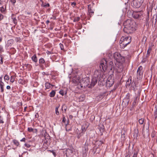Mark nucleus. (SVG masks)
Wrapping results in <instances>:
<instances>
[{
  "label": "nucleus",
  "instance_id": "obj_1",
  "mask_svg": "<svg viewBox=\"0 0 157 157\" xmlns=\"http://www.w3.org/2000/svg\"><path fill=\"white\" fill-rule=\"evenodd\" d=\"M71 73L70 74L73 77L72 81L74 83H78L79 82L83 83L84 86H86L90 83L89 78L87 77L83 78L81 82L80 80L81 78L79 76L81 74V73L78 69H71Z\"/></svg>",
  "mask_w": 157,
  "mask_h": 157
},
{
  "label": "nucleus",
  "instance_id": "obj_2",
  "mask_svg": "<svg viewBox=\"0 0 157 157\" xmlns=\"http://www.w3.org/2000/svg\"><path fill=\"white\" fill-rule=\"evenodd\" d=\"M124 25V31L127 34L132 33L136 30V23L131 19H128L125 21Z\"/></svg>",
  "mask_w": 157,
  "mask_h": 157
},
{
  "label": "nucleus",
  "instance_id": "obj_3",
  "mask_svg": "<svg viewBox=\"0 0 157 157\" xmlns=\"http://www.w3.org/2000/svg\"><path fill=\"white\" fill-rule=\"evenodd\" d=\"M131 38L130 36L125 37L122 36L120 41V45L121 48H124L131 42Z\"/></svg>",
  "mask_w": 157,
  "mask_h": 157
},
{
  "label": "nucleus",
  "instance_id": "obj_4",
  "mask_svg": "<svg viewBox=\"0 0 157 157\" xmlns=\"http://www.w3.org/2000/svg\"><path fill=\"white\" fill-rule=\"evenodd\" d=\"M114 57L117 62L119 63L120 64H121L124 61V59L123 57L121 56L120 54L118 53H115L114 55Z\"/></svg>",
  "mask_w": 157,
  "mask_h": 157
},
{
  "label": "nucleus",
  "instance_id": "obj_5",
  "mask_svg": "<svg viewBox=\"0 0 157 157\" xmlns=\"http://www.w3.org/2000/svg\"><path fill=\"white\" fill-rule=\"evenodd\" d=\"M142 11H134L132 14V17L135 19H141L143 17Z\"/></svg>",
  "mask_w": 157,
  "mask_h": 157
},
{
  "label": "nucleus",
  "instance_id": "obj_6",
  "mask_svg": "<svg viewBox=\"0 0 157 157\" xmlns=\"http://www.w3.org/2000/svg\"><path fill=\"white\" fill-rule=\"evenodd\" d=\"M106 83V85L109 86H111L114 84V77L113 74L109 75L107 79Z\"/></svg>",
  "mask_w": 157,
  "mask_h": 157
},
{
  "label": "nucleus",
  "instance_id": "obj_7",
  "mask_svg": "<svg viewBox=\"0 0 157 157\" xmlns=\"http://www.w3.org/2000/svg\"><path fill=\"white\" fill-rule=\"evenodd\" d=\"M144 1V0H133L132 4L134 7L138 8L140 6Z\"/></svg>",
  "mask_w": 157,
  "mask_h": 157
},
{
  "label": "nucleus",
  "instance_id": "obj_8",
  "mask_svg": "<svg viewBox=\"0 0 157 157\" xmlns=\"http://www.w3.org/2000/svg\"><path fill=\"white\" fill-rule=\"evenodd\" d=\"M99 67L100 69H107V61L105 59H102L100 61Z\"/></svg>",
  "mask_w": 157,
  "mask_h": 157
},
{
  "label": "nucleus",
  "instance_id": "obj_9",
  "mask_svg": "<svg viewBox=\"0 0 157 157\" xmlns=\"http://www.w3.org/2000/svg\"><path fill=\"white\" fill-rule=\"evenodd\" d=\"M143 71H142V69H137V78L138 79H140L142 78L143 75Z\"/></svg>",
  "mask_w": 157,
  "mask_h": 157
},
{
  "label": "nucleus",
  "instance_id": "obj_10",
  "mask_svg": "<svg viewBox=\"0 0 157 157\" xmlns=\"http://www.w3.org/2000/svg\"><path fill=\"white\" fill-rule=\"evenodd\" d=\"M97 81L98 78L97 77H93L90 82V86H94L97 83Z\"/></svg>",
  "mask_w": 157,
  "mask_h": 157
},
{
  "label": "nucleus",
  "instance_id": "obj_11",
  "mask_svg": "<svg viewBox=\"0 0 157 157\" xmlns=\"http://www.w3.org/2000/svg\"><path fill=\"white\" fill-rule=\"evenodd\" d=\"M139 152V150L138 149H135L133 151V155L132 157H137Z\"/></svg>",
  "mask_w": 157,
  "mask_h": 157
},
{
  "label": "nucleus",
  "instance_id": "obj_12",
  "mask_svg": "<svg viewBox=\"0 0 157 157\" xmlns=\"http://www.w3.org/2000/svg\"><path fill=\"white\" fill-rule=\"evenodd\" d=\"M11 17L13 19V23L15 24L16 25L17 23V20L15 17V15L14 14H13L12 15Z\"/></svg>",
  "mask_w": 157,
  "mask_h": 157
},
{
  "label": "nucleus",
  "instance_id": "obj_13",
  "mask_svg": "<svg viewBox=\"0 0 157 157\" xmlns=\"http://www.w3.org/2000/svg\"><path fill=\"white\" fill-rule=\"evenodd\" d=\"M88 11L90 13H91L92 15L94 13V10L92 9L91 5H88Z\"/></svg>",
  "mask_w": 157,
  "mask_h": 157
},
{
  "label": "nucleus",
  "instance_id": "obj_14",
  "mask_svg": "<svg viewBox=\"0 0 157 157\" xmlns=\"http://www.w3.org/2000/svg\"><path fill=\"white\" fill-rule=\"evenodd\" d=\"M14 42V40L13 39H10L8 40L7 44V46L9 47Z\"/></svg>",
  "mask_w": 157,
  "mask_h": 157
},
{
  "label": "nucleus",
  "instance_id": "obj_15",
  "mask_svg": "<svg viewBox=\"0 0 157 157\" xmlns=\"http://www.w3.org/2000/svg\"><path fill=\"white\" fill-rule=\"evenodd\" d=\"M132 82V77H130L126 82V85L127 86H129L130 85Z\"/></svg>",
  "mask_w": 157,
  "mask_h": 157
},
{
  "label": "nucleus",
  "instance_id": "obj_16",
  "mask_svg": "<svg viewBox=\"0 0 157 157\" xmlns=\"http://www.w3.org/2000/svg\"><path fill=\"white\" fill-rule=\"evenodd\" d=\"M152 50V48L151 47H149L147 52V54L146 56V57H148L149 56L150 54L151 51Z\"/></svg>",
  "mask_w": 157,
  "mask_h": 157
},
{
  "label": "nucleus",
  "instance_id": "obj_17",
  "mask_svg": "<svg viewBox=\"0 0 157 157\" xmlns=\"http://www.w3.org/2000/svg\"><path fill=\"white\" fill-rule=\"evenodd\" d=\"M13 142L14 144L17 146H18L20 145L19 142L15 139L13 140Z\"/></svg>",
  "mask_w": 157,
  "mask_h": 157
},
{
  "label": "nucleus",
  "instance_id": "obj_18",
  "mask_svg": "<svg viewBox=\"0 0 157 157\" xmlns=\"http://www.w3.org/2000/svg\"><path fill=\"white\" fill-rule=\"evenodd\" d=\"M32 59L33 61L36 63L37 61V57L36 55H34L32 57Z\"/></svg>",
  "mask_w": 157,
  "mask_h": 157
},
{
  "label": "nucleus",
  "instance_id": "obj_19",
  "mask_svg": "<svg viewBox=\"0 0 157 157\" xmlns=\"http://www.w3.org/2000/svg\"><path fill=\"white\" fill-rule=\"evenodd\" d=\"M56 94V91L54 90H52L50 93L49 96L51 97H54Z\"/></svg>",
  "mask_w": 157,
  "mask_h": 157
},
{
  "label": "nucleus",
  "instance_id": "obj_20",
  "mask_svg": "<svg viewBox=\"0 0 157 157\" xmlns=\"http://www.w3.org/2000/svg\"><path fill=\"white\" fill-rule=\"evenodd\" d=\"M18 82L19 83L21 84L22 85H24L25 83V80L22 79L21 78L19 79L18 80Z\"/></svg>",
  "mask_w": 157,
  "mask_h": 157
},
{
  "label": "nucleus",
  "instance_id": "obj_21",
  "mask_svg": "<svg viewBox=\"0 0 157 157\" xmlns=\"http://www.w3.org/2000/svg\"><path fill=\"white\" fill-rule=\"evenodd\" d=\"M44 62L45 60L43 58H41L39 59V63L40 66H41L42 64L44 63Z\"/></svg>",
  "mask_w": 157,
  "mask_h": 157
},
{
  "label": "nucleus",
  "instance_id": "obj_22",
  "mask_svg": "<svg viewBox=\"0 0 157 157\" xmlns=\"http://www.w3.org/2000/svg\"><path fill=\"white\" fill-rule=\"evenodd\" d=\"M51 84L49 82H46L45 83V87L46 89H49L51 87Z\"/></svg>",
  "mask_w": 157,
  "mask_h": 157
},
{
  "label": "nucleus",
  "instance_id": "obj_23",
  "mask_svg": "<svg viewBox=\"0 0 157 157\" xmlns=\"http://www.w3.org/2000/svg\"><path fill=\"white\" fill-rule=\"evenodd\" d=\"M59 106L57 107L56 108V109H55L56 113L57 115H59V112L58 110V109H59Z\"/></svg>",
  "mask_w": 157,
  "mask_h": 157
},
{
  "label": "nucleus",
  "instance_id": "obj_24",
  "mask_svg": "<svg viewBox=\"0 0 157 157\" xmlns=\"http://www.w3.org/2000/svg\"><path fill=\"white\" fill-rule=\"evenodd\" d=\"M139 122L140 124H144V119L141 118L139 120Z\"/></svg>",
  "mask_w": 157,
  "mask_h": 157
},
{
  "label": "nucleus",
  "instance_id": "obj_25",
  "mask_svg": "<svg viewBox=\"0 0 157 157\" xmlns=\"http://www.w3.org/2000/svg\"><path fill=\"white\" fill-rule=\"evenodd\" d=\"M87 156V153L86 151V148H85V151H83L82 153V157H86Z\"/></svg>",
  "mask_w": 157,
  "mask_h": 157
},
{
  "label": "nucleus",
  "instance_id": "obj_26",
  "mask_svg": "<svg viewBox=\"0 0 157 157\" xmlns=\"http://www.w3.org/2000/svg\"><path fill=\"white\" fill-rule=\"evenodd\" d=\"M0 10L1 12L2 13H3L5 10V9L3 6H2L0 8Z\"/></svg>",
  "mask_w": 157,
  "mask_h": 157
},
{
  "label": "nucleus",
  "instance_id": "obj_27",
  "mask_svg": "<svg viewBox=\"0 0 157 157\" xmlns=\"http://www.w3.org/2000/svg\"><path fill=\"white\" fill-rule=\"evenodd\" d=\"M154 116L155 119L157 118V108L154 111Z\"/></svg>",
  "mask_w": 157,
  "mask_h": 157
},
{
  "label": "nucleus",
  "instance_id": "obj_28",
  "mask_svg": "<svg viewBox=\"0 0 157 157\" xmlns=\"http://www.w3.org/2000/svg\"><path fill=\"white\" fill-rule=\"evenodd\" d=\"M138 131H136L134 132L133 136L135 138H136L138 137Z\"/></svg>",
  "mask_w": 157,
  "mask_h": 157
},
{
  "label": "nucleus",
  "instance_id": "obj_29",
  "mask_svg": "<svg viewBox=\"0 0 157 157\" xmlns=\"http://www.w3.org/2000/svg\"><path fill=\"white\" fill-rule=\"evenodd\" d=\"M125 135L123 133V134H122L121 135V139L122 140H124L125 139Z\"/></svg>",
  "mask_w": 157,
  "mask_h": 157
},
{
  "label": "nucleus",
  "instance_id": "obj_30",
  "mask_svg": "<svg viewBox=\"0 0 157 157\" xmlns=\"http://www.w3.org/2000/svg\"><path fill=\"white\" fill-rule=\"evenodd\" d=\"M42 6L44 7H48L49 6V3H45L44 4H42Z\"/></svg>",
  "mask_w": 157,
  "mask_h": 157
},
{
  "label": "nucleus",
  "instance_id": "obj_31",
  "mask_svg": "<svg viewBox=\"0 0 157 157\" xmlns=\"http://www.w3.org/2000/svg\"><path fill=\"white\" fill-rule=\"evenodd\" d=\"M14 81V76H12L10 77V82H13Z\"/></svg>",
  "mask_w": 157,
  "mask_h": 157
},
{
  "label": "nucleus",
  "instance_id": "obj_32",
  "mask_svg": "<svg viewBox=\"0 0 157 157\" xmlns=\"http://www.w3.org/2000/svg\"><path fill=\"white\" fill-rule=\"evenodd\" d=\"M4 79L5 80H8L10 79V77L8 75H6L4 77Z\"/></svg>",
  "mask_w": 157,
  "mask_h": 157
},
{
  "label": "nucleus",
  "instance_id": "obj_33",
  "mask_svg": "<svg viewBox=\"0 0 157 157\" xmlns=\"http://www.w3.org/2000/svg\"><path fill=\"white\" fill-rule=\"evenodd\" d=\"M3 58L2 56V55H0V63L1 64H2L3 63Z\"/></svg>",
  "mask_w": 157,
  "mask_h": 157
},
{
  "label": "nucleus",
  "instance_id": "obj_34",
  "mask_svg": "<svg viewBox=\"0 0 157 157\" xmlns=\"http://www.w3.org/2000/svg\"><path fill=\"white\" fill-rule=\"evenodd\" d=\"M33 128L31 127H29L28 128V131L29 132H33Z\"/></svg>",
  "mask_w": 157,
  "mask_h": 157
},
{
  "label": "nucleus",
  "instance_id": "obj_35",
  "mask_svg": "<svg viewBox=\"0 0 157 157\" xmlns=\"http://www.w3.org/2000/svg\"><path fill=\"white\" fill-rule=\"evenodd\" d=\"M147 57H146L144 58L142 61V62L143 63H144L145 62H146L147 60Z\"/></svg>",
  "mask_w": 157,
  "mask_h": 157
},
{
  "label": "nucleus",
  "instance_id": "obj_36",
  "mask_svg": "<svg viewBox=\"0 0 157 157\" xmlns=\"http://www.w3.org/2000/svg\"><path fill=\"white\" fill-rule=\"evenodd\" d=\"M80 19L79 17H76L74 18V22L78 21H79Z\"/></svg>",
  "mask_w": 157,
  "mask_h": 157
},
{
  "label": "nucleus",
  "instance_id": "obj_37",
  "mask_svg": "<svg viewBox=\"0 0 157 157\" xmlns=\"http://www.w3.org/2000/svg\"><path fill=\"white\" fill-rule=\"evenodd\" d=\"M82 133L86 131V129L83 126L82 127Z\"/></svg>",
  "mask_w": 157,
  "mask_h": 157
},
{
  "label": "nucleus",
  "instance_id": "obj_38",
  "mask_svg": "<svg viewBox=\"0 0 157 157\" xmlns=\"http://www.w3.org/2000/svg\"><path fill=\"white\" fill-rule=\"evenodd\" d=\"M83 135V134L82 132L78 134L77 137L78 139H79L80 137Z\"/></svg>",
  "mask_w": 157,
  "mask_h": 157
},
{
  "label": "nucleus",
  "instance_id": "obj_39",
  "mask_svg": "<svg viewBox=\"0 0 157 157\" xmlns=\"http://www.w3.org/2000/svg\"><path fill=\"white\" fill-rule=\"evenodd\" d=\"M59 94H61L62 96H63L64 94V91L63 90H60L59 91Z\"/></svg>",
  "mask_w": 157,
  "mask_h": 157
},
{
  "label": "nucleus",
  "instance_id": "obj_40",
  "mask_svg": "<svg viewBox=\"0 0 157 157\" xmlns=\"http://www.w3.org/2000/svg\"><path fill=\"white\" fill-rule=\"evenodd\" d=\"M1 92L2 93H3L4 92V86H0Z\"/></svg>",
  "mask_w": 157,
  "mask_h": 157
},
{
  "label": "nucleus",
  "instance_id": "obj_41",
  "mask_svg": "<svg viewBox=\"0 0 157 157\" xmlns=\"http://www.w3.org/2000/svg\"><path fill=\"white\" fill-rule=\"evenodd\" d=\"M24 145L25 146V147H26L27 148H29L31 146V145L30 144H24Z\"/></svg>",
  "mask_w": 157,
  "mask_h": 157
},
{
  "label": "nucleus",
  "instance_id": "obj_42",
  "mask_svg": "<svg viewBox=\"0 0 157 157\" xmlns=\"http://www.w3.org/2000/svg\"><path fill=\"white\" fill-rule=\"evenodd\" d=\"M59 45L61 50H63L64 49L63 45L62 44L60 43L59 44Z\"/></svg>",
  "mask_w": 157,
  "mask_h": 157
},
{
  "label": "nucleus",
  "instance_id": "obj_43",
  "mask_svg": "<svg viewBox=\"0 0 157 157\" xmlns=\"http://www.w3.org/2000/svg\"><path fill=\"white\" fill-rule=\"evenodd\" d=\"M4 18V16L2 14H0V21L2 20Z\"/></svg>",
  "mask_w": 157,
  "mask_h": 157
},
{
  "label": "nucleus",
  "instance_id": "obj_44",
  "mask_svg": "<svg viewBox=\"0 0 157 157\" xmlns=\"http://www.w3.org/2000/svg\"><path fill=\"white\" fill-rule=\"evenodd\" d=\"M66 130L67 131H70L71 130V128H68L67 127H66Z\"/></svg>",
  "mask_w": 157,
  "mask_h": 157
},
{
  "label": "nucleus",
  "instance_id": "obj_45",
  "mask_svg": "<svg viewBox=\"0 0 157 157\" xmlns=\"http://www.w3.org/2000/svg\"><path fill=\"white\" fill-rule=\"evenodd\" d=\"M3 48L0 45V52L1 53L2 52H3Z\"/></svg>",
  "mask_w": 157,
  "mask_h": 157
},
{
  "label": "nucleus",
  "instance_id": "obj_46",
  "mask_svg": "<svg viewBox=\"0 0 157 157\" xmlns=\"http://www.w3.org/2000/svg\"><path fill=\"white\" fill-rule=\"evenodd\" d=\"M46 53L48 55L51 54H53V52H50V51H47L46 52Z\"/></svg>",
  "mask_w": 157,
  "mask_h": 157
},
{
  "label": "nucleus",
  "instance_id": "obj_47",
  "mask_svg": "<svg viewBox=\"0 0 157 157\" xmlns=\"http://www.w3.org/2000/svg\"><path fill=\"white\" fill-rule=\"evenodd\" d=\"M76 5V3L75 2H73L71 3V5L74 7Z\"/></svg>",
  "mask_w": 157,
  "mask_h": 157
},
{
  "label": "nucleus",
  "instance_id": "obj_48",
  "mask_svg": "<svg viewBox=\"0 0 157 157\" xmlns=\"http://www.w3.org/2000/svg\"><path fill=\"white\" fill-rule=\"evenodd\" d=\"M11 2L13 4H14L16 2V0H10Z\"/></svg>",
  "mask_w": 157,
  "mask_h": 157
},
{
  "label": "nucleus",
  "instance_id": "obj_49",
  "mask_svg": "<svg viewBox=\"0 0 157 157\" xmlns=\"http://www.w3.org/2000/svg\"><path fill=\"white\" fill-rule=\"evenodd\" d=\"M4 122L2 119H1V116H0V123H3Z\"/></svg>",
  "mask_w": 157,
  "mask_h": 157
},
{
  "label": "nucleus",
  "instance_id": "obj_50",
  "mask_svg": "<svg viewBox=\"0 0 157 157\" xmlns=\"http://www.w3.org/2000/svg\"><path fill=\"white\" fill-rule=\"evenodd\" d=\"M37 130L35 128L33 129V132L37 133Z\"/></svg>",
  "mask_w": 157,
  "mask_h": 157
},
{
  "label": "nucleus",
  "instance_id": "obj_51",
  "mask_svg": "<svg viewBox=\"0 0 157 157\" xmlns=\"http://www.w3.org/2000/svg\"><path fill=\"white\" fill-rule=\"evenodd\" d=\"M25 140H26V139H25V138H23L20 140V141L25 142Z\"/></svg>",
  "mask_w": 157,
  "mask_h": 157
},
{
  "label": "nucleus",
  "instance_id": "obj_52",
  "mask_svg": "<svg viewBox=\"0 0 157 157\" xmlns=\"http://www.w3.org/2000/svg\"><path fill=\"white\" fill-rule=\"evenodd\" d=\"M4 83L2 81V82H0V86H4Z\"/></svg>",
  "mask_w": 157,
  "mask_h": 157
},
{
  "label": "nucleus",
  "instance_id": "obj_53",
  "mask_svg": "<svg viewBox=\"0 0 157 157\" xmlns=\"http://www.w3.org/2000/svg\"><path fill=\"white\" fill-rule=\"evenodd\" d=\"M65 121H66V119H65V117H63V118L62 122H63L64 123H65Z\"/></svg>",
  "mask_w": 157,
  "mask_h": 157
},
{
  "label": "nucleus",
  "instance_id": "obj_54",
  "mask_svg": "<svg viewBox=\"0 0 157 157\" xmlns=\"http://www.w3.org/2000/svg\"><path fill=\"white\" fill-rule=\"evenodd\" d=\"M11 88L10 86H6V89L8 90H10Z\"/></svg>",
  "mask_w": 157,
  "mask_h": 157
},
{
  "label": "nucleus",
  "instance_id": "obj_55",
  "mask_svg": "<svg viewBox=\"0 0 157 157\" xmlns=\"http://www.w3.org/2000/svg\"><path fill=\"white\" fill-rule=\"evenodd\" d=\"M69 118L70 119H72L73 118V116L72 115H70L69 116Z\"/></svg>",
  "mask_w": 157,
  "mask_h": 157
},
{
  "label": "nucleus",
  "instance_id": "obj_56",
  "mask_svg": "<svg viewBox=\"0 0 157 157\" xmlns=\"http://www.w3.org/2000/svg\"><path fill=\"white\" fill-rule=\"evenodd\" d=\"M2 77H0V82H2Z\"/></svg>",
  "mask_w": 157,
  "mask_h": 157
},
{
  "label": "nucleus",
  "instance_id": "obj_57",
  "mask_svg": "<svg viewBox=\"0 0 157 157\" xmlns=\"http://www.w3.org/2000/svg\"><path fill=\"white\" fill-rule=\"evenodd\" d=\"M49 22H50V21L49 20H47L46 21V23L47 24H48L49 23Z\"/></svg>",
  "mask_w": 157,
  "mask_h": 157
},
{
  "label": "nucleus",
  "instance_id": "obj_58",
  "mask_svg": "<svg viewBox=\"0 0 157 157\" xmlns=\"http://www.w3.org/2000/svg\"><path fill=\"white\" fill-rule=\"evenodd\" d=\"M99 142L100 143L99 144L101 145L103 143L102 142V141H100Z\"/></svg>",
  "mask_w": 157,
  "mask_h": 157
},
{
  "label": "nucleus",
  "instance_id": "obj_59",
  "mask_svg": "<svg viewBox=\"0 0 157 157\" xmlns=\"http://www.w3.org/2000/svg\"><path fill=\"white\" fill-rule=\"evenodd\" d=\"M151 136L152 137H154V135L152 133L151 134Z\"/></svg>",
  "mask_w": 157,
  "mask_h": 157
},
{
  "label": "nucleus",
  "instance_id": "obj_60",
  "mask_svg": "<svg viewBox=\"0 0 157 157\" xmlns=\"http://www.w3.org/2000/svg\"><path fill=\"white\" fill-rule=\"evenodd\" d=\"M2 38L1 37H0V42L2 41Z\"/></svg>",
  "mask_w": 157,
  "mask_h": 157
},
{
  "label": "nucleus",
  "instance_id": "obj_61",
  "mask_svg": "<svg viewBox=\"0 0 157 157\" xmlns=\"http://www.w3.org/2000/svg\"><path fill=\"white\" fill-rule=\"evenodd\" d=\"M27 108V107H25L24 108V110H25Z\"/></svg>",
  "mask_w": 157,
  "mask_h": 157
},
{
  "label": "nucleus",
  "instance_id": "obj_62",
  "mask_svg": "<svg viewBox=\"0 0 157 157\" xmlns=\"http://www.w3.org/2000/svg\"><path fill=\"white\" fill-rule=\"evenodd\" d=\"M126 157H130V156H128V155H127Z\"/></svg>",
  "mask_w": 157,
  "mask_h": 157
},
{
  "label": "nucleus",
  "instance_id": "obj_63",
  "mask_svg": "<svg viewBox=\"0 0 157 157\" xmlns=\"http://www.w3.org/2000/svg\"><path fill=\"white\" fill-rule=\"evenodd\" d=\"M99 81L100 82L101 81V78H99Z\"/></svg>",
  "mask_w": 157,
  "mask_h": 157
},
{
  "label": "nucleus",
  "instance_id": "obj_64",
  "mask_svg": "<svg viewBox=\"0 0 157 157\" xmlns=\"http://www.w3.org/2000/svg\"><path fill=\"white\" fill-rule=\"evenodd\" d=\"M151 157H155V156H154V155L153 154H152V156Z\"/></svg>",
  "mask_w": 157,
  "mask_h": 157
}]
</instances>
